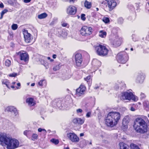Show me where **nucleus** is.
<instances>
[{"label": "nucleus", "mask_w": 149, "mask_h": 149, "mask_svg": "<svg viewBox=\"0 0 149 149\" xmlns=\"http://www.w3.org/2000/svg\"><path fill=\"white\" fill-rule=\"evenodd\" d=\"M93 30L91 27L84 26L81 29L80 33L82 36H87L92 33Z\"/></svg>", "instance_id": "423d86ee"}, {"label": "nucleus", "mask_w": 149, "mask_h": 149, "mask_svg": "<svg viewBox=\"0 0 149 149\" xmlns=\"http://www.w3.org/2000/svg\"><path fill=\"white\" fill-rule=\"evenodd\" d=\"M51 141L55 144H57L59 143V141L58 139H52L51 140Z\"/></svg>", "instance_id": "bb28decb"}, {"label": "nucleus", "mask_w": 149, "mask_h": 149, "mask_svg": "<svg viewBox=\"0 0 149 149\" xmlns=\"http://www.w3.org/2000/svg\"><path fill=\"white\" fill-rule=\"evenodd\" d=\"M60 68V66L59 64L56 65L53 68V70L55 71H56L59 70Z\"/></svg>", "instance_id": "7c9ffc66"}, {"label": "nucleus", "mask_w": 149, "mask_h": 149, "mask_svg": "<svg viewBox=\"0 0 149 149\" xmlns=\"http://www.w3.org/2000/svg\"><path fill=\"white\" fill-rule=\"evenodd\" d=\"M131 51H133V48H131Z\"/></svg>", "instance_id": "774afa93"}, {"label": "nucleus", "mask_w": 149, "mask_h": 149, "mask_svg": "<svg viewBox=\"0 0 149 149\" xmlns=\"http://www.w3.org/2000/svg\"><path fill=\"white\" fill-rule=\"evenodd\" d=\"M31 0H24V2L25 3H28L30 2Z\"/></svg>", "instance_id": "de8ad7c7"}, {"label": "nucleus", "mask_w": 149, "mask_h": 149, "mask_svg": "<svg viewBox=\"0 0 149 149\" xmlns=\"http://www.w3.org/2000/svg\"><path fill=\"white\" fill-rule=\"evenodd\" d=\"M91 114V112H88L86 114V116L88 118L90 117Z\"/></svg>", "instance_id": "a18cd8bd"}, {"label": "nucleus", "mask_w": 149, "mask_h": 149, "mask_svg": "<svg viewBox=\"0 0 149 149\" xmlns=\"http://www.w3.org/2000/svg\"><path fill=\"white\" fill-rule=\"evenodd\" d=\"M62 32H63V31H62ZM64 34H65V36H64V37H65V36H67V33L66 32H64Z\"/></svg>", "instance_id": "864d4df0"}, {"label": "nucleus", "mask_w": 149, "mask_h": 149, "mask_svg": "<svg viewBox=\"0 0 149 149\" xmlns=\"http://www.w3.org/2000/svg\"><path fill=\"white\" fill-rule=\"evenodd\" d=\"M15 82H13L12 84H15Z\"/></svg>", "instance_id": "338daca9"}, {"label": "nucleus", "mask_w": 149, "mask_h": 149, "mask_svg": "<svg viewBox=\"0 0 149 149\" xmlns=\"http://www.w3.org/2000/svg\"><path fill=\"white\" fill-rule=\"evenodd\" d=\"M97 54L100 56H104L107 55L108 50L106 47L100 45L96 46L95 48Z\"/></svg>", "instance_id": "20e7f679"}, {"label": "nucleus", "mask_w": 149, "mask_h": 149, "mask_svg": "<svg viewBox=\"0 0 149 149\" xmlns=\"http://www.w3.org/2000/svg\"><path fill=\"white\" fill-rule=\"evenodd\" d=\"M4 143L7 145L8 149H14L19 146V141L15 139L7 137L3 134H0V144L3 145Z\"/></svg>", "instance_id": "f03ea898"}, {"label": "nucleus", "mask_w": 149, "mask_h": 149, "mask_svg": "<svg viewBox=\"0 0 149 149\" xmlns=\"http://www.w3.org/2000/svg\"><path fill=\"white\" fill-rule=\"evenodd\" d=\"M109 114L112 117L113 120L116 122L117 124V122L120 118V113L117 112H111L109 113Z\"/></svg>", "instance_id": "ddd939ff"}, {"label": "nucleus", "mask_w": 149, "mask_h": 149, "mask_svg": "<svg viewBox=\"0 0 149 149\" xmlns=\"http://www.w3.org/2000/svg\"><path fill=\"white\" fill-rule=\"evenodd\" d=\"M82 110L81 109H79L77 110V113H81L82 112Z\"/></svg>", "instance_id": "c03bdc74"}, {"label": "nucleus", "mask_w": 149, "mask_h": 149, "mask_svg": "<svg viewBox=\"0 0 149 149\" xmlns=\"http://www.w3.org/2000/svg\"><path fill=\"white\" fill-rule=\"evenodd\" d=\"M143 105L144 107H149V103L148 102H144L143 103Z\"/></svg>", "instance_id": "79ce46f5"}, {"label": "nucleus", "mask_w": 149, "mask_h": 149, "mask_svg": "<svg viewBox=\"0 0 149 149\" xmlns=\"http://www.w3.org/2000/svg\"><path fill=\"white\" fill-rule=\"evenodd\" d=\"M123 21V19L122 17H120L118 19V22L120 24H122Z\"/></svg>", "instance_id": "4c0bfd02"}, {"label": "nucleus", "mask_w": 149, "mask_h": 149, "mask_svg": "<svg viewBox=\"0 0 149 149\" xmlns=\"http://www.w3.org/2000/svg\"><path fill=\"white\" fill-rule=\"evenodd\" d=\"M96 10L97 11H98L99 10V9L98 8H96Z\"/></svg>", "instance_id": "69168bd1"}, {"label": "nucleus", "mask_w": 149, "mask_h": 149, "mask_svg": "<svg viewBox=\"0 0 149 149\" xmlns=\"http://www.w3.org/2000/svg\"><path fill=\"white\" fill-rule=\"evenodd\" d=\"M86 90V87L82 84L76 90V95L79 97L84 94Z\"/></svg>", "instance_id": "9b49d317"}, {"label": "nucleus", "mask_w": 149, "mask_h": 149, "mask_svg": "<svg viewBox=\"0 0 149 149\" xmlns=\"http://www.w3.org/2000/svg\"><path fill=\"white\" fill-rule=\"evenodd\" d=\"M84 6L86 8L90 9L91 7V2L86 0L84 3Z\"/></svg>", "instance_id": "4be33fe9"}, {"label": "nucleus", "mask_w": 149, "mask_h": 149, "mask_svg": "<svg viewBox=\"0 0 149 149\" xmlns=\"http://www.w3.org/2000/svg\"><path fill=\"white\" fill-rule=\"evenodd\" d=\"M75 60L76 65L78 66H80L82 63V57L80 53H76L75 55Z\"/></svg>", "instance_id": "f8f14e48"}, {"label": "nucleus", "mask_w": 149, "mask_h": 149, "mask_svg": "<svg viewBox=\"0 0 149 149\" xmlns=\"http://www.w3.org/2000/svg\"><path fill=\"white\" fill-rule=\"evenodd\" d=\"M105 123L108 126L113 127L116 125V122L109 113L106 119Z\"/></svg>", "instance_id": "0eeeda50"}, {"label": "nucleus", "mask_w": 149, "mask_h": 149, "mask_svg": "<svg viewBox=\"0 0 149 149\" xmlns=\"http://www.w3.org/2000/svg\"><path fill=\"white\" fill-rule=\"evenodd\" d=\"M140 96L141 97V98H144L146 97V96L145 94L143 93H141L140 94Z\"/></svg>", "instance_id": "37998d69"}, {"label": "nucleus", "mask_w": 149, "mask_h": 149, "mask_svg": "<svg viewBox=\"0 0 149 149\" xmlns=\"http://www.w3.org/2000/svg\"><path fill=\"white\" fill-rule=\"evenodd\" d=\"M68 138L73 142L77 143L79 141V139L77 135L74 133H69L67 134Z\"/></svg>", "instance_id": "9d476101"}, {"label": "nucleus", "mask_w": 149, "mask_h": 149, "mask_svg": "<svg viewBox=\"0 0 149 149\" xmlns=\"http://www.w3.org/2000/svg\"><path fill=\"white\" fill-rule=\"evenodd\" d=\"M77 11V9L75 7L70 6L67 8V13L69 15H74L76 13Z\"/></svg>", "instance_id": "4468645a"}, {"label": "nucleus", "mask_w": 149, "mask_h": 149, "mask_svg": "<svg viewBox=\"0 0 149 149\" xmlns=\"http://www.w3.org/2000/svg\"><path fill=\"white\" fill-rule=\"evenodd\" d=\"M85 15L84 14H82L81 15V19L85 21L86 19V17H85Z\"/></svg>", "instance_id": "58836bf2"}, {"label": "nucleus", "mask_w": 149, "mask_h": 149, "mask_svg": "<svg viewBox=\"0 0 149 149\" xmlns=\"http://www.w3.org/2000/svg\"><path fill=\"white\" fill-rule=\"evenodd\" d=\"M80 144L82 146H84L87 145V141L85 140H84L80 142Z\"/></svg>", "instance_id": "c85d7f7f"}, {"label": "nucleus", "mask_w": 149, "mask_h": 149, "mask_svg": "<svg viewBox=\"0 0 149 149\" xmlns=\"http://www.w3.org/2000/svg\"><path fill=\"white\" fill-rule=\"evenodd\" d=\"M47 58L48 60H50L51 59L49 57H48Z\"/></svg>", "instance_id": "e2e57ef3"}, {"label": "nucleus", "mask_w": 149, "mask_h": 149, "mask_svg": "<svg viewBox=\"0 0 149 149\" xmlns=\"http://www.w3.org/2000/svg\"><path fill=\"white\" fill-rule=\"evenodd\" d=\"M78 118H76L74 119L73 120V122L75 124H78Z\"/></svg>", "instance_id": "a19ab883"}, {"label": "nucleus", "mask_w": 149, "mask_h": 149, "mask_svg": "<svg viewBox=\"0 0 149 149\" xmlns=\"http://www.w3.org/2000/svg\"><path fill=\"white\" fill-rule=\"evenodd\" d=\"M130 110L132 111H134L135 110L134 108L133 107H131L130 108Z\"/></svg>", "instance_id": "09e8293b"}, {"label": "nucleus", "mask_w": 149, "mask_h": 149, "mask_svg": "<svg viewBox=\"0 0 149 149\" xmlns=\"http://www.w3.org/2000/svg\"><path fill=\"white\" fill-rule=\"evenodd\" d=\"M118 61L122 64L125 63L128 59L127 54L125 52H121L118 54L116 57Z\"/></svg>", "instance_id": "7ed1b4c3"}, {"label": "nucleus", "mask_w": 149, "mask_h": 149, "mask_svg": "<svg viewBox=\"0 0 149 149\" xmlns=\"http://www.w3.org/2000/svg\"><path fill=\"white\" fill-rule=\"evenodd\" d=\"M27 133V131L26 130L24 132V135H26Z\"/></svg>", "instance_id": "8fccbe9b"}, {"label": "nucleus", "mask_w": 149, "mask_h": 149, "mask_svg": "<svg viewBox=\"0 0 149 149\" xmlns=\"http://www.w3.org/2000/svg\"><path fill=\"white\" fill-rule=\"evenodd\" d=\"M38 137V136L36 134H33L32 137V139L33 141H35V139H37Z\"/></svg>", "instance_id": "2f4dec72"}, {"label": "nucleus", "mask_w": 149, "mask_h": 149, "mask_svg": "<svg viewBox=\"0 0 149 149\" xmlns=\"http://www.w3.org/2000/svg\"><path fill=\"white\" fill-rule=\"evenodd\" d=\"M121 44V40L119 38L115 39L113 42V45L115 47L119 46Z\"/></svg>", "instance_id": "f3484780"}, {"label": "nucleus", "mask_w": 149, "mask_h": 149, "mask_svg": "<svg viewBox=\"0 0 149 149\" xmlns=\"http://www.w3.org/2000/svg\"><path fill=\"white\" fill-rule=\"evenodd\" d=\"M98 88H99V87L98 86L95 87H94V89H97Z\"/></svg>", "instance_id": "bf43d9fd"}, {"label": "nucleus", "mask_w": 149, "mask_h": 149, "mask_svg": "<svg viewBox=\"0 0 149 149\" xmlns=\"http://www.w3.org/2000/svg\"><path fill=\"white\" fill-rule=\"evenodd\" d=\"M106 35L107 33L105 31H101L99 32V36L102 38H105L106 37Z\"/></svg>", "instance_id": "5701e85b"}, {"label": "nucleus", "mask_w": 149, "mask_h": 149, "mask_svg": "<svg viewBox=\"0 0 149 149\" xmlns=\"http://www.w3.org/2000/svg\"><path fill=\"white\" fill-rule=\"evenodd\" d=\"M91 77V76L89 75L87 76L86 78H84V79L85 81H86L87 82H88L89 81H90Z\"/></svg>", "instance_id": "e433bc0d"}, {"label": "nucleus", "mask_w": 149, "mask_h": 149, "mask_svg": "<svg viewBox=\"0 0 149 149\" xmlns=\"http://www.w3.org/2000/svg\"><path fill=\"white\" fill-rule=\"evenodd\" d=\"M129 123V121L126 118H124L123 120V124L124 126L126 125Z\"/></svg>", "instance_id": "a878e982"}, {"label": "nucleus", "mask_w": 149, "mask_h": 149, "mask_svg": "<svg viewBox=\"0 0 149 149\" xmlns=\"http://www.w3.org/2000/svg\"><path fill=\"white\" fill-rule=\"evenodd\" d=\"M42 131H45V132H46V131L45 129H42Z\"/></svg>", "instance_id": "052dcab7"}, {"label": "nucleus", "mask_w": 149, "mask_h": 149, "mask_svg": "<svg viewBox=\"0 0 149 149\" xmlns=\"http://www.w3.org/2000/svg\"><path fill=\"white\" fill-rule=\"evenodd\" d=\"M11 87L13 88H15V87L13 86H11Z\"/></svg>", "instance_id": "680f3d73"}, {"label": "nucleus", "mask_w": 149, "mask_h": 149, "mask_svg": "<svg viewBox=\"0 0 149 149\" xmlns=\"http://www.w3.org/2000/svg\"><path fill=\"white\" fill-rule=\"evenodd\" d=\"M130 148L131 149H140L137 146L133 143L131 144Z\"/></svg>", "instance_id": "b1692460"}, {"label": "nucleus", "mask_w": 149, "mask_h": 149, "mask_svg": "<svg viewBox=\"0 0 149 149\" xmlns=\"http://www.w3.org/2000/svg\"><path fill=\"white\" fill-rule=\"evenodd\" d=\"M84 135V134L83 133H81L80 134V136H83Z\"/></svg>", "instance_id": "6e6d98bb"}, {"label": "nucleus", "mask_w": 149, "mask_h": 149, "mask_svg": "<svg viewBox=\"0 0 149 149\" xmlns=\"http://www.w3.org/2000/svg\"><path fill=\"white\" fill-rule=\"evenodd\" d=\"M64 149H70L68 147H64Z\"/></svg>", "instance_id": "5fc2aeb1"}, {"label": "nucleus", "mask_w": 149, "mask_h": 149, "mask_svg": "<svg viewBox=\"0 0 149 149\" xmlns=\"http://www.w3.org/2000/svg\"><path fill=\"white\" fill-rule=\"evenodd\" d=\"M6 111H10L14 113L15 115H17L18 113V112L14 107L11 106H8L6 107L5 109Z\"/></svg>", "instance_id": "dca6fc26"}, {"label": "nucleus", "mask_w": 149, "mask_h": 149, "mask_svg": "<svg viewBox=\"0 0 149 149\" xmlns=\"http://www.w3.org/2000/svg\"><path fill=\"white\" fill-rule=\"evenodd\" d=\"M35 84L34 83H32L31 84V86H35Z\"/></svg>", "instance_id": "4d7b16f0"}, {"label": "nucleus", "mask_w": 149, "mask_h": 149, "mask_svg": "<svg viewBox=\"0 0 149 149\" xmlns=\"http://www.w3.org/2000/svg\"><path fill=\"white\" fill-rule=\"evenodd\" d=\"M47 14L45 13H42L40 14L39 15L38 17L40 19H44L47 16Z\"/></svg>", "instance_id": "aec40b11"}, {"label": "nucleus", "mask_w": 149, "mask_h": 149, "mask_svg": "<svg viewBox=\"0 0 149 149\" xmlns=\"http://www.w3.org/2000/svg\"><path fill=\"white\" fill-rule=\"evenodd\" d=\"M17 85L19 86H20V84L19 83H18L17 84Z\"/></svg>", "instance_id": "13d9d810"}, {"label": "nucleus", "mask_w": 149, "mask_h": 149, "mask_svg": "<svg viewBox=\"0 0 149 149\" xmlns=\"http://www.w3.org/2000/svg\"><path fill=\"white\" fill-rule=\"evenodd\" d=\"M45 83V81L44 80H40L38 83V84L40 86H42L43 85V83Z\"/></svg>", "instance_id": "c9c22d12"}, {"label": "nucleus", "mask_w": 149, "mask_h": 149, "mask_svg": "<svg viewBox=\"0 0 149 149\" xmlns=\"http://www.w3.org/2000/svg\"><path fill=\"white\" fill-rule=\"evenodd\" d=\"M102 20L105 23H108L110 21L109 18L107 17H104L103 18Z\"/></svg>", "instance_id": "cd10ccee"}, {"label": "nucleus", "mask_w": 149, "mask_h": 149, "mask_svg": "<svg viewBox=\"0 0 149 149\" xmlns=\"http://www.w3.org/2000/svg\"><path fill=\"white\" fill-rule=\"evenodd\" d=\"M17 75V73H13L12 74H9V76L10 77H15Z\"/></svg>", "instance_id": "ea45409f"}, {"label": "nucleus", "mask_w": 149, "mask_h": 149, "mask_svg": "<svg viewBox=\"0 0 149 149\" xmlns=\"http://www.w3.org/2000/svg\"><path fill=\"white\" fill-rule=\"evenodd\" d=\"M78 124H79L81 125L83 124L84 121V120L81 118H78Z\"/></svg>", "instance_id": "c756f323"}, {"label": "nucleus", "mask_w": 149, "mask_h": 149, "mask_svg": "<svg viewBox=\"0 0 149 149\" xmlns=\"http://www.w3.org/2000/svg\"><path fill=\"white\" fill-rule=\"evenodd\" d=\"M144 79V77L143 75L139 74L137 77L136 81L137 82L141 83L143 82Z\"/></svg>", "instance_id": "a211bd4d"}, {"label": "nucleus", "mask_w": 149, "mask_h": 149, "mask_svg": "<svg viewBox=\"0 0 149 149\" xmlns=\"http://www.w3.org/2000/svg\"><path fill=\"white\" fill-rule=\"evenodd\" d=\"M107 4L109 10L111 11L116 6V3L114 0H108Z\"/></svg>", "instance_id": "2eb2a0df"}, {"label": "nucleus", "mask_w": 149, "mask_h": 149, "mask_svg": "<svg viewBox=\"0 0 149 149\" xmlns=\"http://www.w3.org/2000/svg\"><path fill=\"white\" fill-rule=\"evenodd\" d=\"M19 56L20 59L21 60L26 62L29 60V56L28 54L24 51H20L17 53Z\"/></svg>", "instance_id": "6e6552de"}, {"label": "nucleus", "mask_w": 149, "mask_h": 149, "mask_svg": "<svg viewBox=\"0 0 149 149\" xmlns=\"http://www.w3.org/2000/svg\"><path fill=\"white\" fill-rule=\"evenodd\" d=\"M53 58H56V55L55 54H54L53 55Z\"/></svg>", "instance_id": "603ef678"}, {"label": "nucleus", "mask_w": 149, "mask_h": 149, "mask_svg": "<svg viewBox=\"0 0 149 149\" xmlns=\"http://www.w3.org/2000/svg\"><path fill=\"white\" fill-rule=\"evenodd\" d=\"M26 102L30 106H32L35 104L33 98H29L27 99Z\"/></svg>", "instance_id": "6ab92c4d"}, {"label": "nucleus", "mask_w": 149, "mask_h": 149, "mask_svg": "<svg viewBox=\"0 0 149 149\" xmlns=\"http://www.w3.org/2000/svg\"><path fill=\"white\" fill-rule=\"evenodd\" d=\"M2 84H5L7 87L9 88V87L8 86L9 83L6 80H4L2 82Z\"/></svg>", "instance_id": "f704fd0d"}, {"label": "nucleus", "mask_w": 149, "mask_h": 149, "mask_svg": "<svg viewBox=\"0 0 149 149\" xmlns=\"http://www.w3.org/2000/svg\"><path fill=\"white\" fill-rule=\"evenodd\" d=\"M11 27L13 30H15L17 28L18 26L16 24H13L12 25Z\"/></svg>", "instance_id": "72a5a7b5"}, {"label": "nucleus", "mask_w": 149, "mask_h": 149, "mask_svg": "<svg viewBox=\"0 0 149 149\" xmlns=\"http://www.w3.org/2000/svg\"><path fill=\"white\" fill-rule=\"evenodd\" d=\"M8 11V10H6V9H4V10H3L2 12L1 13V16L0 17V19H1L2 18H3V15L6 13Z\"/></svg>", "instance_id": "473e14b6"}, {"label": "nucleus", "mask_w": 149, "mask_h": 149, "mask_svg": "<svg viewBox=\"0 0 149 149\" xmlns=\"http://www.w3.org/2000/svg\"><path fill=\"white\" fill-rule=\"evenodd\" d=\"M121 99L129 100H132L134 101H136L138 99L137 97L134 95L132 93H128L127 92L122 93Z\"/></svg>", "instance_id": "39448f33"}, {"label": "nucleus", "mask_w": 149, "mask_h": 149, "mask_svg": "<svg viewBox=\"0 0 149 149\" xmlns=\"http://www.w3.org/2000/svg\"><path fill=\"white\" fill-rule=\"evenodd\" d=\"M50 60L51 62H52L53 61V60L52 59H51Z\"/></svg>", "instance_id": "0e129e2a"}, {"label": "nucleus", "mask_w": 149, "mask_h": 149, "mask_svg": "<svg viewBox=\"0 0 149 149\" xmlns=\"http://www.w3.org/2000/svg\"><path fill=\"white\" fill-rule=\"evenodd\" d=\"M23 33L26 42L27 43L31 42L33 40V37L30 33H28V30H24Z\"/></svg>", "instance_id": "1a4fd4ad"}, {"label": "nucleus", "mask_w": 149, "mask_h": 149, "mask_svg": "<svg viewBox=\"0 0 149 149\" xmlns=\"http://www.w3.org/2000/svg\"><path fill=\"white\" fill-rule=\"evenodd\" d=\"M119 145L120 149H128L127 145L123 142L119 143Z\"/></svg>", "instance_id": "412c9836"}, {"label": "nucleus", "mask_w": 149, "mask_h": 149, "mask_svg": "<svg viewBox=\"0 0 149 149\" xmlns=\"http://www.w3.org/2000/svg\"><path fill=\"white\" fill-rule=\"evenodd\" d=\"M5 65L6 66L8 67L10 66L11 64V62L10 60L7 59L5 61Z\"/></svg>", "instance_id": "393cba45"}, {"label": "nucleus", "mask_w": 149, "mask_h": 149, "mask_svg": "<svg viewBox=\"0 0 149 149\" xmlns=\"http://www.w3.org/2000/svg\"><path fill=\"white\" fill-rule=\"evenodd\" d=\"M62 26L64 27H66L68 25V24L65 23H63L62 24Z\"/></svg>", "instance_id": "49530a36"}, {"label": "nucleus", "mask_w": 149, "mask_h": 149, "mask_svg": "<svg viewBox=\"0 0 149 149\" xmlns=\"http://www.w3.org/2000/svg\"><path fill=\"white\" fill-rule=\"evenodd\" d=\"M42 129H41V128H39L38 130V131L39 132H41L42 131Z\"/></svg>", "instance_id": "3c124183"}, {"label": "nucleus", "mask_w": 149, "mask_h": 149, "mask_svg": "<svg viewBox=\"0 0 149 149\" xmlns=\"http://www.w3.org/2000/svg\"><path fill=\"white\" fill-rule=\"evenodd\" d=\"M147 117L143 116L136 118L134 121V127L137 132L143 134L148 131Z\"/></svg>", "instance_id": "f257e3e1"}]
</instances>
